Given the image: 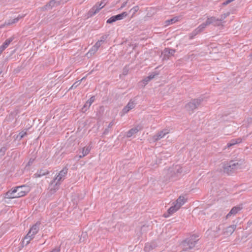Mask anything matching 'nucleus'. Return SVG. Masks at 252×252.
Instances as JSON below:
<instances>
[{
    "label": "nucleus",
    "mask_w": 252,
    "mask_h": 252,
    "mask_svg": "<svg viewBox=\"0 0 252 252\" xmlns=\"http://www.w3.org/2000/svg\"><path fill=\"white\" fill-rule=\"evenodd\" d=\"M164 172L165 173H171L172 172V169H169V170H167V171H164Z\"/></svg>",
    "instance_id": "nucleus-47"
},
{
    "label": "nucleus",
    "mask_w": 252,
    "mask_h": 252,
    "mask_svg": "<svg viewBox=\"0 0 252 252\" xmlns=\"http://www.w3.org/2000/svg\"><path fill=\"white\" fill-rule=\"evenodd\" d=\"M155 74H151L149 76H147L149 80H151L154 78Z\"/></svg>",
    "instance_id": "nucleus-40"
},
{
    "label": "nucleus",
    "mask_w": 252,
    "mask_h": 252,
    "mask_svg": "<svg viewBox=\"0 0 252 252\" xmlns=\"http://www.w3.org/2000/svg\"><path fill=\"white\" fill-rule=\"evenodd\" d=\"M175 168H176V169L177 172L178 173H181V172H182L181 171V168H180V167L179 166L176 165Z\"/></svg>",
    "instance_id": "nucleus-39"
},
{
    "label": "nucleus",
    "mask_w": 252,
    "mask_h": 252,
    "mask_svg": "<svg viewBox=\"0 0 252 252\" xmlns=\"http://www.w3.org/2000/svg\"><path fill=\"white\" fill-rule=\"evenodd\" d=\"M27 134V131H22L19 133V135H18V137H20V139H22L23 137H24Z\"/></svg>",
    "instance_id": "nucleus-32"
},
{
    "label": "nucleus",
    "mask_w": 252,
    "mask_h": 252,
    "mask_svg": "<svg viewBox=\"0 0 252 252\" xmlns=\"http://www.w3.org/2000/svg\"><path fill=\"white\" fill-rule=\"evenodd\" d=\"M91 149V147L90 145H89L84 147L81 150H80L79 153L81 154H80L78 157H76V158H78V160L87 155L90 153Z\"/></svg>",
    "instance_id": "nucleus-10"
},
{
    "label": "nucleus",
    "mask_w": 252,
    "mask_h": 252,
    "mask_svg": "<svg viewBox=\"0 0 252 252\" xmlns=\"http://www.w3.org/2000/svg\"><path fill=\"white\" fill-rule=\"evenodd\" d=\"M206 21L207 24H208V25L210 24H213L215 26H219L221 25L220 22V20H219V18H217L214 16L208 17Z\"/></svg>",
    "instance_id": "nucleus-9"
},
{
    "label": "nucleus",
    "mask_w": 252,
    "mask_h": 252,
    "mask_svg": "<svg viewBox=\"0 0 252 252\" xmlns=\"http://www.w3.org/2000/svg\"><path fill=\"white\" fill-rule=\"evenodd\" d=\"M135 105V103L134 101L130 100L128 104L123 109V112L124 114L127 113L129 110L133 109Z\"/></svg>",
    "instance_id": "nucleus-12"
},
{
    "label": "nucleus",
    "mask_w": 252,
    "mask_h": 252,
    "mask_svg": "<svg viewBox=\"0 0 252 252\" xmlns=\"http://www.w3.org/2000/svg\"><path fill=\"white\" fill-rule=\"evenodd\" d=\"M24 15H19L17 18H15L13 19L9 20L8 22L7 23V25H10L12 24H14L15 23H17L20 19H22L23 17H24Z\"/></svg>",
    "instance_id": "nucleus-25"
},
{
    "label": "nucleus",
    "mask_w": 252,
    "mask_h": 252,
    "mask_svg": "<svg viewBox=\"0 0 252 252\" xmlns=\"http://www.w3.org/2000/svg\"><path fill=\"white\" fill-rule=\"evenodd\" d=\"M94 100V96H92L84 104L83 107L82 108V111L85 112L88 108L91 105L92 103Z\"/></svg>",
    "instance_id": "nucleus-16"
},
{
    "label": "nucleus",
    "mask_w": 252,
    "mask_h": 252,
    "mask_svg": "<svg viewBox=\"0 0 252 252\" xmlns=\"http://www.w3.org/2000/svg\"><path fill=\"white\" fill-rule=\"evenodd\" d=\"M202 101V99L201 98L193 100L186 105V110L189 113L191 114L193 112L194 110L196 109L200 105Z\"/></svg>",
    "instance_id": "nucleus-5"
},
{
    "label": "nucleus",
    "mask_w": 252,
    "mask_h": 252,
    "mask_svg": "<svg viewBox=\"0 0 252 252\" xmlns=\"http://www.w3.org/2000/svg\"><path fill=\"white\" fill-rule=\"evenodd\" d=\"M229 12H227L225 13H224L223 14L221 15L220 16V18H219V20H220V23L221 24V22L224 20V19H225L229 15Z\"/></svg>",
    "instance_id": "nucleus-29"
},
{
    "label": "nucleus",
    "mask_w": 252,
    "mask_h": 252,
    "mask_svg": "<svg viewBox=\"0 0 252 252\" xmlns=\"http://www.w3.org/2000/svg\"><path fill=\"white\" fill-rule=\"evenodd\" d=\"M102 43H101V41H98L94 45V46L98 49V48L100 47V46L102 45Z\"/></svg>",
    "instance_id": "nucleus-38"
},
{
    "label": "nucleus",
    "mask_w": 252,
    "mask_h": 252,
    "mask_svg": "<svg viewBox=\"0 0 252 252\" xmlns=\"http://www.w3.org/2000/svg\"><path fill=\"white\" fill-rule=\"evenodd\" d=\"M241 141L242 140L240 138L232 139L229 142L227 143V146L228 147H230L236 144L241 143Z\"/></svg>",
    "instance_id": "nucleus-21"
},
{
    "label": "nucleus",
    "mask_w": 252,
    "mask_h": 252,
    "mask_svg": "<svg viewBox=\"0 0 252 252\" xmlns=\"http://www.w3.org/2000/svg\"><path fill=\"white\" fill-rule=\"evenodd\" d=\"M29 187L26 186L17 187L13 190H9L6 193V197L15 198L24 196L29 191Z\"/></svg>",
    "instance_id": "nucleus-1"
},
{
    "label": "nucleus",
    "mask_w": 252,
    "mask_h": 252,
    "mask_svg": "<svg viewBox=\"0 0 252 252\" xmlns=\"http://www.w3.org/2000/svg\"><path fill=\"white\" fill-rule=\"evenodd\" d=\"M244 162V160L242 159L239 160H231L224 165V172L230 174L234 171L241 168V167L242 165L243 164Z\"/></svg>",
    "instance_id": "nucleus-2"
},
{
    "label": "nucleus",
    "mask_w": 252,
    "mask_h": 252,
    "mask_svg": "<svg viewBox=\"0 0 252 252\" xmlns=\"http://www.w3.org/2000/svg\"><path fill=\"white\" fill-rule=\"evenodd\" d=\"M13 37H11L9 38L6 39L3 43V44L1 45L2 47H3L4 49L6 48L8 46L10 42L13 40Z\"/></svg>",
    "instance_id": "nucleus-27"
},
{
    "label": "nucleus",
    "mask_w": 252,
    "mask_h": 252,
    "mask_svg": "<svg viewBox=\"0 0 252 252\" xmlns=\"http://www.w3.org/2000/svg\"><path fill=\"white\" fill-rule=\"evenodd\" d=\"M106 4L105 0L102 1L99 4L96 3L90 10L89 13L91 16L94 15L97 13Z\"/></svg>",
    "instance_id": "nucleus-6"
},
{
    "label": "nucleus",
    "mask_w": 252,
    "mask_h": 252,
    "mask_svg": "<svg viewBox=\"0 0 252 252\" xmlns=\"http://www.w3.org/2000/svg\"><path fill=\"white\" fill-rule=\"evenodd\" d=\"M142 128L140 126H137L135 127L132 128L127 132L126 136L127 137H130L133 135L136 134L138 131L140 130Z\"/></svg>",
    "instance_id": "nucleus-13"
},
{
    "label": "nucleus",
    "mask_w": 252,
    "mask_h": 252,
    "mask_svg": "<svg viewBox=\"0 0 252 252\" xmlns=\"http://www.w3.org/2000/svg\"><path fill=\"white\" fill-rule=\"evenodd\" d=\"M4 50V48L2 47V46H0V54L2 52V51Z\"/></svg>",
    "instance_id": "nucleus-46"
},
{
    "label": "nucleus",
    "mask_w": 252,
    "mask_h": 252,
    "mask_svg": "<svg viewBox=\"0 0 252 252\" xmlns=\"http://www.w3.org/2000/svg\"><path fill=\"white\" fill-rule=\"evenodd\" d=\"M107 35H103L100 37V40H99L98 41H101V43H103L104 42V41L107 39Z\"/></svg>",
    "instance_id": "nucleus-35"
},
{
    "label": "nucleus",
    "mask_w": 252,
    "mask_h": 252,
    "mask_svg": "<svg viewBox=\"0 0 252 252\" xmlns=\"http://www.w3.org/2000/svg\"><path fill=\"white\" fill-rule=\"evenodd\" d=\"M127 2V1L124 2L122 4V6H121L120 9H122V8H123L124 7H125L126 6V5Z\"/></svg>",
    "instance_id": "nucleus-45"
},
{
    "label": "nucleus",
    "mask_w": 252,
    "mask_h": 252,
    "mask_svg": "<svg viewBox=\"0 0 252 252\" xmlns=\"http://www.w3.org/2000/svg\"><path fill=\"white\" fill-rule=\"evenodd\" d=\"M197 236L193 235L189 238L183 241L181 244V247L184 251H187L193 248L196 242L198 241Z\"/></svg>",
    "instance_id": "nucleus-3"
},
{
    "label": "nucleus",
    "mask_w": 252,
    "mask_h": 252,
    "mask_svg": "<svg viewBox=\"0 0 252 252\" xmlns=\"http://www.w3.org/2000/svg\"><path fill=\"white\" fill-rule=\"evenodd\" d=\"M180 208H179V206L175 204L174 206H171L168 209V213L169 215H172L178 211Z\"/></svg>",
    "instance_id": "nucleus-18"
},
{
    "label": "nucleus",
    "mask_w": 252,
    "mask_h": 252,
    "mask_svg": "<svg viewBox=\"0 0 252 252\" xmlns=\"http://www.w3.org/2000/svg\"><path fill=\"white\" fill-rule=\"evenodd\" d=\"M34 238L32 237V235H30V234H27V235L24 237L22 243L25 245H27L30 242V241Z\"/></svg>",
    "instance_id": "nucleus-17"
},
{
    "label": "nucleus",
    "mask_w": 252,
    "mask_h": 252,
    "mask_svg": "<svg viewBox=\"0 0 252 252\" xmlns=\"http://www.w3.org/2000/svg\"><path fill=\"white\" fill-rule=\"evenodd\" d=\"M67 173V169L66 168H63L59 173V174L54 179L53 181L51 182V185H53L55 184V187L54 189H58V187L61 183L64 180L65 177Z\"/></svg>",
    "instance_id": "nucleus-4"
},
{
    "label": "nucleus",
    "mask_w": 252,
    "mask_h": 252,
    "mask_svg": "<svg viewBox=\"0 0 252 252\" xmlns=\"http://www.w3.org/2000/svg\"><path fill=\"white\" fill-rule=\"evenodd\" d=\"M251 56H252V55Z\"/></svg>",
    "instance_id": "nucleus-51"
},
{
    "label": "nucleus",
    "mask_w": 252,
    "mask_h": 252,
    "mask_svg": "<svg viewBox=\"0 0 252 252\" xmlns=\"http://www.w3.org/2000/svg\"><path fill=\"white\" fill-rule=\"evenodd\" d=\"M108 132V130L107 128L105 129L103 133L106 134Z\"/></svg>",
    "instance_id": "nucleus-49"
},
{
    "label": "nucleus",
    "mask_w": 252,
    "mask_h": 252,
    "mask_svg": "<svg viewBox=\"0 0 252 252\" xmlns=\"http://www.w3.org/2000/svg\"><path fill=\"white\" fill-rule=\"evenodd\" d=\"M60 252V249L59 248H56L54 250H53L52 251L50 252Z\"/></svg>",
    "instance_id": "nucleus-42"
},
{
    "label": "nucleus",
    "mask_w": 252,
    "mask_h": 252,
    "mask_svg": "<svg viewBox=\"0 0 252 252\" xmlns=\"http://www.w3.org/2000/svg\"><path fill=\"white\" fill-rule=\"evenodd\" d=\"M150 80L148 79V77H146L143 80V83L144 85H146Z\"/></svg>",
    "instance_id": "nucleus-36"
},
{
    "label": "nucleus",
    "mask_w": 252,
    "mask_h": 252,
    "mask_svg": "<svg viewBox=\"0 0 252 252\" xmlns=\"http://www.w3.org/2000/svg\"><path fill=\"white\" fill-rule=\"evenodd\" d=\"M41 223L37 221L35 224L33 225L30 228L28 234L32 235V237H34L35 235L38 232Z\"/></svg>",
    "instance_id": "nucleus-7"
},
{
    "label": "nucleus",
    "mask_w": 252,
    "mask_h": 252,
    "mask_svg": "<svg viewBox=\"0 0 252 252\" xmlns=\"http://www.w3.org/2000/svg\"><path fill=\"white\" fill-rule=\"evenodd\" d=\"M207 26H209V25L208 24H207V21H206L205 23H203V24L199 25L196 28V29L200 33V32H202Z\"/></svg>",
    "instance_id": "nucleus-26"
},
{
    "label": "nucleus",
    "mask_w": 252,
    "mask_h": 252,
    "mask_svg": "<svg viewBox=\"0 0 252 252\" xmlns=\"http://www.w3.org/2000/svg\"><path fill=\"white\" fill-rule=\"evenodd\" d=\"M242 209V207L240 206H236L233 207L229 213L227 215L226 218H228L231 216L235 215L238 212H239Z\"/></svg>",
    "instance_id": "nucleus-14"
},
{
    "label": "nucleus",
    "mask_w": 252,
    "mask_h": 252,
    "mask_svg": "<svg viewBox=\"0 0 252 252\" xmlns=\"http://www.w3.org/2000/svg\"><path fill=\"white\" fill-rule=\"evenodd\" d=\"M6 151V148L4 147H2L0 149V156H2L4 154L5 151Z\"/></svg>",
    "instance_id": "nucleus-34"
},
{
    "label": "nucleus",
    "mask_w": 252,
    "mask_h": 252,
    "mask_svg": "<svg viewBox=\"0 0 252 252\" xmlns=\"http://www.w3.org/2000/svg\"><path fill=\"white\" fill-rule=\"evenodd\" d=\"M113 125V122H111L108 125V128L111 127Z\"/></svg>",
    "instance_id": "nucleus-48"
},
{
    "label": "nucleus",
    "mask_w": 252,
    "mask_h": 252,
    "mask_svg": "<svg viewBox=\"0 0 252 252\" xmlns=\"http://www.w3.org/2000/svg\"><path fill=\"white\" fill-rule=\"evenodd\" d=\"M169 132V130L166 129L160 131L153 137V140L155 141H158L164 137Z\"/></svg>",
    "instance_id": "nucleus-8"
},
{
    "label": "nucleus",
    "mask_w": 252,
    "mask_h": 252,
    "mask_svg": "<svg viewBox=\"0 0 252 252\" xmlns=\"http://www.w3.org/2000/svg\"><path fill=\"white\" fill-rule=\"evenodd\" d=\"M155 74H151L149 76H147L149 80H151L154 78Z\"/></svg>",
    "instance_id": "nucleus-41"
},
{
    "label": "nucleus",
    "mask_w": 252,
    "mask_h": 252,
    "mask_svg": "<svg viewBox=\"0 0 252 252\" xmlns=\"http://www.w3.org/2000/svg\"><path fill=\"white\" fill-rule=\"evenodd\" d=\"M236 228V225H232L226 227L224 230V234L227 236L231 235Z\"/></svg>",
    "instance_id": "nucleus-15"
},
{
    "label": "nucleus",
    "mask_w": 252,
    "mask_h": 252,
    "mask_svg": "<svg viewBox=\"0 0 252 252\" xmlns=\"http://www.w3.org/2000/svg\"><path fill=\"white\" fill-rule=\"evenodd\" d=\"M185 202V199L183 196H180L176 200V204L180 208Z\"/></svg>",
    "instance_id": "nucleus-22"
},
{
    "label": "nucleus",
    "mask_w": 252,
    "mask_h": 252,
    "mask_svg": "<svg viewBox=\"0 0 252 252\" xmlns=\"http://www.w3.org/2000/svg\"><path fill=\"white\" fill-rule=\"evenodd\" d=\"M175 52V50L174 49L168 48L165 49L162 53L163 56V59L165 60L168 59L170 56L173 55Z\"/></svg>",
    "instance_id": "nucleus-11"
},
{
    "label": "nucleus",
    "mask_w": 252,
    "mask_h": 252,
    "mask_svg": "<svg viewBox=\"0 0 252 252\" xmlns=\"http://www.w3.org/2000/svg\"><path fill=\"white\" fill-rule=\"evenodd\" d=\"M152 249L149 244H146L144 248L145 251L147 252H149Z\"/></svg>",
    "instance_id": "nucleus-33"
},
{
    "label": "nucleus",
    "mask_w": 252,
    "mask_h": 252,
    "mask_svg": "<svg viewBox=\"0 0 252 252\" xmlns=\"http://www.w3.org/2000/svg\"><path fill=\"white\" fill-rule=\"evenodd\" d=\"M1 73V72H0V74Z\"/></svg>",
    "instance_id": "nucleus-52"
},
{
    "label": "nucleus",
    "mask_w": 252,
    "mask_h": 252,
    "mask_svg": "<svg viewBox=\"0 0 252 252\" xmlns=\"http://www.w3.org/2000/svg\"><path fill=\"white\" fill-rule=\"evenodd\" d=\"M164 217H168V215L166 216V215H164Z\"/></svg>",
    "instance_id": "nucleus-50"
},
{
    "label": "nucleus",
    "mask_w": 252,
    "mask_h": 252,
    "mask_svg": "<svg viewBox=\"0 0 252 252\" xmlns=\"http://www.w3.org/2000/svg\"><path fill=\"white\" fill-rule=\"evenodd\" d=\"M83 78H82V79H81L80 80H79L78 81H76L71 86V87L69 89H72L73 88H76L77 86H78L80 83H81V81L82 80Z\"/></svg>",
    "instance_id": "nucleus-30"
},
{
    "label": "nucleus",
    "mask_w": 252,
    "mask_h": 252,
    "mask_svg": "<svg viewBox=\"0 0 252 252\" xmlns=\"http://www.w3.org/2000/svg\"><path fill=\"white\" fill-rule=\"evenodd\" d=\"M179 17H175L170 20H167L165 21V26H167L168 25L173 24L175 23V22H177L179 20Z\"/></svg>",
    "instance_id": "nucleus-20"
},
{
    "label": "nucleus",
    "mask_w": 252,
    "mask_h": 252,
    "mask_svg": "<svg viewBox=\"0 0 252 252\" xmlns=\"http://www.w3.org/2000/svg\"><path fill=\"white\" fill-rule=\"evenodd\" d=\"M116 21L117 20L115 19V16H113L107 20V23L109 24H112Z\"/></svg>",
    "instance_id": "nucleus-31"
},
{
    "label": "nucleus",
    "mask_w": 252,
    "mask_h": 252,
    "mask_svg": "<svg viewBox=\"0 0 252 252\" xmlns=\"http://www.w3.org/2000/svg\"><path fill=\"white\" fill-rule=\"evenodd\" d=\"M127 15H128V14L126 12H123L121 14L115 15V19H116L117 21L120 20L124 19L126 16H127Z\"/></svg>",
    "instance_id": "nucleus-24"
},
{
    "label": "nucleus",
    "mask_w": 252,
    "mask_h": 252,
    "mask_svg": "<svg viewBox=\"0 0 252 252\" xmlns=\"http://www.w3.org/2000/svg\"><path fill=\"white\" fill-rule=\"evenodd\" d=\"M138 10V6H135L131 8L130 11H133V14L135 13Z\"/></svg>",
    "instance_id": "nucleus-37"
},
{
    "label": "nucleus",
    "mask_w": 252,
    "mask_h": 252,
    "mask_svg": "<svg viewBox=\"0 0 252 252\" xmlns=\"http://www.w3.org/2000/svg\"><path fill=\"white\" fill-rule=\"evenodd\" d=\"M48 173L49 172L48 171L41 169L39 171H38L35 174H34V176L35 178H38L47 175Z\"/></svg>",
    "instance_id": "nucleus-19"
},
{
    "label": "nucleus",
    "mask_w": 252,
    "mask_h": 252,
    "mask_svg": "<svg viewBox=\"0 0 252 252\" xmlns=\"http://www.w3.org/2000/svg\"><path fill=\"white\" fill-rule=\"evenodd\" d=\"M231 0H226L225 1H224L223 3V4L224 5H227L228 4V3L231 2Z\"/></svg>",
    "instance_id": "nucleus-43"
},
{
    "label": "nucleus",
    "mask_w": 252,
    "mask_h": 252,
    "mask_svg": "<svg viewBox=\"0 0 252 252\" xmlns=\"http://www.w3.org/2000/svg\"><path fill=\"white\" fill-rule=\"evenodd\" d=\"M34 160V159L33 158H30L29 161L28 162V165H30L31 164H32Z\"/></svg>",
    "instance_id": "nucleus-44"
},
{
    "label": "nucleus",
    "mask_w": 252,
    "mask_h": 252,
    "mask_svg": "<svg viewBox=\"0 0 252 252\" xmlns=\"http://www.w3.org/2000/svg\"><path fill=\"white\" fill-rule=\"evenodd\" d=\"M199 33V32L197 30V29H195L192 32H191L189 35V38L190 39H192L193 37Z\"/></svg>",
    "instance_id": "nucleus-28"
},
{
    "label": "nucleus",
    "mask_w": 252,
    "mask_h": 252,
    "mask_svg": "<svg viewBox=\"0 0 252 252\" xmlns=\"http://www.w3.org/2000/svg\"><path fill=\"white\" fill-rule=\"evenodd\" d=\"M98 50V49L94 45L93 46L92 48L89 50V51L87 53L86 55L89 58L92 55H94L97 51Z\"/></svg>",
    "instance_id": "nucleus-23"
}]
</instances>
